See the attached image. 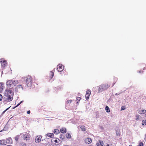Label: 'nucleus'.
I'll return each instance as SVG.
<instances>
[{
    "label": "nucleus",
    "instance_id": "nucleus-26",
    "mask_svg": "<svg viewBox=\"0 0 146 146\" xmlns=\"http://www.w3.org/2000/svg\"><path fill=\"white\" fill-rule=\"evenodd\" d=\"M23 101H21V102H20V103H19V104H18L17 106H15L13 108H15L17 107H18V106H19L21 103H22L23 102Z\"/></svg>",
    "mask_w": 146,
    "mask_h": 146
},
{
    "label": "nucleus",
    "instance_id": "nucleus-19",
    "mask_svg": "<svg viewBox=\"0 0 146 146\" xmlns=\"http://www.w3.org/2000/svg\"><path fill=\"white\" fill-rule=\"evenodd\" d=\"M46 135L50 137H53L54 136V134L52 133H48L46 134Z\"/></svg>",
    "mask_w": 146,
    "mask_h": 146
},
{
    "label": "nucleus",
    "instance_id": "nucleus-4",
    "mask_svg": "<svg viewBox=\"0 0 146 146\" xmlns=\"http://www.w3.org/2000/svg\"><path fill=\"white\" fill-rule=\"evenodd\" d=\"M64 66L61 64H59L57 66V70L58 72H61L64 70Z\"/></svg>",
    "mask_w": 146,
    "mask_h": 146
},
{
    "label": "nucleus",
    "instance_id": "nucleus-31",
    "mask_svg": "<svg viewBox=\"0 0 146 146\" xmlns=\"http://www.w3.org/2000/svg\"><path fill=\"white\" fill-rule=\"evenodd\" d=\"M143 144L142 142L140 143L138 145V146H143Z\"/></svg>",
    "mask_w": 146,
    "mask_h": 146
},
{
    "label": "nucleus",
    "instance_id": "nucleus-2",
    "mask_svg": "<svg viewBox=\"0 0 146 146\" xmlns=\"http://www.w3.org/2000/svg\"><path fill=\"white\" fill-rule=\"evenodd\" d=\"M23 87L21 85H17L15 88V92H20L23 90Z\"/></svg>",
    "mask_w": 146,
    "mask_h": 146
},
{
    "label": "nucleus",
    "instance_id": "nucleus-8",
    "mask_svg": "<svg viewBox=\"0 0 146 146\" xmlns=\"http://www.w3.org/2000/svg\"><path fill=\"white\" fill-rule=\"evenodd\" d=\"M23 138L24 140L26 141L29 140V135L26 133H25L23 134Z\"/></svg>",
    "mask_w": 146,
    "mask_h": 146
},
{
    "label": "nucleus",
    "instance_id": "nucleus-15",
    "mask_svg": "<svg viewBox=\"0 0 146 146\" xmlns=\"http://www.w3.org/2000/svg\"><path fill=\"white\" fill-rule=\"evenodd\" d=\"M60 132L63 133H65L66 132V129L65 128H62L60 129Z\"/></svg>",
    "mask_w": 146,
    "mask_h": 146
},
{
    "label": "nucleus",
    "instance_id": "nucleus-9",
    "mask_svg": "<svg viewBox=\"0 0 146 146\" xmlns=\"http://www.w3.org/2000/svg\"><path fill=\"white\" fill-rule=\"evenodd\" d=\"M6 142V144L7 143L10 144H11L13 143L12 140L11 138H8L7 139Z\"/></svg>",
    "mask_w": 146,
    "mask_h": 146
},
{
    "label": "nucleus",
    "instance_id": "nucleus-38",
    "mask_svg": "<svg viewBox=\"0 0 146 146\" xmlns=\"http://www.w3.org/2000/svg\"><path fill=\"white\" fill-rule=\"evenodd\" d=\"M54 142H55L56 143H58V140L56 139L55 140H54Z\"/></svg>",
    "mask_w": 146,
    "mask_h": 146
},
{
    "label": "nucleus",
    "instance_id": "nucleus-11",
    "mask_svg": "<svg viewBox=\"0 0 146 146\" xmlns=\"http://www.w3.org/2000/svg\"><path fill=\"white\" fill-rule=\"evenodd\" d=\"M41 137L40 136H37L36 138L35 141L36 143H39L41 141Z\"/></svg>",
    "mask_w": 146,
    "mask_h": 146
},
{
    "label": "nucleus",
    "instance_id": "nucleus-20",
    "mask_svg": "<svg viewBox=\"0 0 146 146\" xmlns=\"http://www.w3.org/2000/svg\"><path fill=\"white\" fill-rule=\"evenodd\" d=\"M54 133L55 134H57L60 133L59 130L58 129H55L54 131Z\"/></svg>",
    "mask_w": 146,
    "mask_h": 146
},
{
    "label": "nucleus",
    "instance_id": "nucleus-13",
    "mask_svg": "<svg viewBox=\"0 0 146 146\" xmlns=\"http://www.w3.org/2000/svg\"><path fill=\"white\" fill-rule=\"evenodd\" d=\"M102 86L103 88V89H104V90L107 89L110 87V86L109 85L106 84H104L102 85Z\"/></svg>",
    "mask_w": 146,
    "mask_h": 146
},
{
    "label": "nucleus",
    "instance_id": "nucleus-42",
    "mask_svg": "<svg viewBox=\"0 0 146 146\" xmlns=\"http://www.w3.org/2000/svg\"><path fill=\"white\" fill-rule=\"evenodd\" d=\"M143 70H145V68H143Z\"/></svg>",
    "mask_w": 146,
    "mask_h": 146
},
{
    "label": "nucleus",
    "instance_id": "nucleus-6",
    "mask_svg": "<svg viewBox=\"0 0 146 146\" xmlns=\"http://www.w3.org/2000/svg\"><path fill=\"white\" fill-rule=\"evenodd\" d=\"M91 94V91L90 90H88L86 91V93L85 95V97L86 100L89 99V96Z\"/></svg>",
    "mask_w": 146,
    "mask_h": 146
},
{
    "label": "nucleus",
    "instance_id": "nucleus-44",
    "mask_svg": "<svg viewBox=\"0 0 146 146\" xmlns=\"http://www.w3.org/2000/svg\"><path fill=\"white\" fill-rule=\"evenodd\" d=\"M139 73H140V72H141L139 71Z\"/></svg>",
    "mask_w": 146,
    "mask_h": 146
},
{
    "label": "nucleus",
    "instance_id": "nucleus-14",
    "mask_svg": "<svg viewBox=\"0 0 146 146\" xmlns=\"http://www.w3.org/2000/svg\"><path fill=\"white\" fill-rule=\"evenodd\" d=\"M12 80H10L7 81L6 82V84L8 87H9L12 84Z\"/></svg>",
    "mask_w": 146,
    "mask_h": 146
},
{
    "label": "nucleus",
    "instance_id": "nucleus-28",
    "mask_svg": "<svg viewBox=\"0 0 146 146\" xmlns=\"http://www.w3.org/2000/svg\"><path fill=\"white\" fill-rule=\"evenodd\" d=\"M19 135H17L15 138V140L16 141H17L19 138Z\"/></svg>",
    "mask_w": 146,
    "mask_h": 146
},
{
    "label": "nucleus",
    "instance_id": "nucleus-22",
    "mask_svg": "<svg viewBox=\"0 0 146 146\" xmlns=\"http://www.w3.org/2000/svg\"><path fill=\"white\" fill-rule=\"evenodd\" d=\"M66 137L67 138L70 139L71 138V136L70 133H67L66 134Z\"/></svg>",
    "mask_w": 146,
    "mask_h": 146
},
{
    "label": "nucleus",
    "instance_id": "nucleus-36",
    "mask_svg": "<svg viewBox=\"0 0 146 146\" xmlns=\"http://www.w3.org/2000/svg\"><path fill=\"white\" fill-rule=\"evenodd\" d=\"M27 113L28 114H30V110L28 111H27Z\"/></svg>",
    "mask_w": 146,
    "mask_h": 146
},
{
    "label": "nucleus",
    "instance_id": "nucleus-32",
    "mask_svg": "<svg viewBox=\"0 0 146 146\" xmlns=\"http://www.w3.org/2000/svg\"><path fill=\"white\" fill-rule=\"evenodd\" d=\"M125 106H123L121 107V110H125Z\"/></svg>",
    "mask_w": 146,
    "mask_h": 146
},
{
    "label": "nucleus",
    "instance_id": "nucleus-21",
    "mask_svg": "<svg viewBox=\"0 0 146 146\" xmlns=\"http://www.w3.org/2000/svg\"><path fill=\"white\" fill-rule=\"evenodd\" d=\"M105 110L107 112L109 113L110 112V108H109V107L107 106H106V107Z\"/></svg>",
    "mask_w": 146,
    "mask_h": 146
},
{
    "label": "nucleus",
    "instance_id": "nucleus-30",
    "mask_svg": "<svg viewBox=\"0 0 146 146\" xmlns=\"http://www.w3.org/2000/svg\"><path fill=\"white\" fill-rule=\"evenodd\" d=\"M72 100H68L66 102V103L67 104L70 103L72 102Z\"/></svg>",
    "mask_w": 146,
    "mask_h": 146
},
{
    "label": "nucleus",
    "instance_id": "nucleus-7",
    "mask_svg": "<svg viewBox=\"0 0 146 146\" xmlns=\"http://www.w3.org/2000/svg\"><path fill=\"white\" fill-rule=\"evenodd\" d=\"M85 142L88 144L92 142V139L89 137H87L85 140Z\"/></svg>",
    "mask_w": 146,
    "mask_h": 146
},
{
    "label": "nucleus",
    "instance_id": "nucleus-5",
    "mask_svg": "<svg viewBox=\"0 0 146 146\" xmlns=\"http://www.w3.org/2000/svg\"><path fill=\"white\" fill-rule=\"evenodd\" d=\"M0 62L1 63V67L3 68L5 67L7 65V64L6 63V61L5 60H3L2 59H0Z\"/></svg>",
    "mask_w": 146,
    "mask_h": 146
},
{
    "label": "nucleus",
    "instance_id": "nucleus-45",
    "mask_svg": "<svg viewBox=\"0 0 146 146\" xmlns=\"http://www.w3.org/2000/svg\"><path fill=\"white\" fill-rule=\"evenodd\" d=\"M2 73H3V72H2Z\"/></svg>",
    "mask_w": 146,
    "mask_h": 146
},
{
    "label": "nucleus",
    "instance_id": "nucleus-23",
    "mask_svg": "<svg viewBox=\"0 0 146 146\" xmlns=\"http://www.w3.org/2000/svg\"><path fill=\"white\" fill-rule=\"evenodd\" d=\"M81 98L80 97H77L76 98V101H77V102H76V104H78L79 103V102L80 100H81Z\"/></svg>",
    "mask_w": 146,
    "mask_h": 146
},
{
    "label": "nucleus",
    "instance_id": "nucleus-29",
    "mask_svg": "<svg viewBox=\"0 0 146 146\" xmlns=\"http://www.w3.org/2000/svg\"><path fill=\"white\" fill-rule=\"evenodd\" d=\"M142 124L143 125H146V120L143 121V122L142 123Z\"/></svg>",
    "mask_w": 146,
    "mask_h": 146
},
{
    "label": "nucleus",
    "instance_id": "nucleus-12",
    "mask_svg": "<svg viewBox=\"0 0 146 146\" xmlns=\"http://www.w3.org/2000/svg\"><path fill=\"white\" fill-rule=\"evenodd\" d=\"M103 144V141L100 140H99L97 143V146H102Z\"/></svg>",
    "mask_w": 146,
    "mask_h": 146
},
{
    "label": "nucleus",
    "instance_id": "nucleus-35",
    "mask_svg": "<svg viewBox=\"0 0 146 146\" xmlns=\"http://www.w3.org/2000/svg\"><path fill=\"white\" fill-rule=\"evenodd\" d=\"M10 107H9V108H7L6 110H5V111H4L3 113H2V114H3L7 110H8L9 109V108Z\"/></svg>",
    "mask_w": 146,
    "mask_h": 146
},
{
    "label": "nucleus",
    "instance_id": "nucleus-34",
    "mask_svg": "<svg viewBox=\"0 0 146 146\" xmlns=\"http://www.w3.org/2000/svg\"><path fill=\"white\" fill-rule=\"evenodd\" d=\"M3 97L2 95L0 94V101H1L2 100Z\"/></svg>",
    "mask_w": 146,
    "mask_h": 146
},
{
    "label": "nucleus",
    "instance_id": "nucleus-33",
    "mask_svg": "<svg viewBox=\"0 0 146 146\" xmlns=\"http://www.w3.org/2000/svg\"><path fill=\"white\" fill-rule=\"evenodd\" d=\"M51 72L52 73V75H51V78H52V77L54 76V73L53 72H52V71Z\"/></svg>",
    "mask_w": 146,
    "mask_h": 146
},
{
    "label": "nucleus",
    "instance_id": "nucleus-24",
    "mask_svg": "<svg viewBox=\"0 0 146 146\" xmlns=\"http://www.w3.org/2000/svg\"><path fill=\"white\" fill-rule=\"evenodd\" d=\"M20 146H26V144L25 143L23 142H20Z\"/></svg>",
    "mask_w": 146,
    "mask_h": 146
},
{
    "label": "nucleus",
    "instance_id": "nucleus-37",
    "mask_svg": "<svg viewBox=\"0 0 146 146\" xmlns=\"http://www.w3.org/2000/svg\"><path fill=\"white\" fill-rule=\"evenodd\" d=\"M45 146H50V144H46Z\"/></svg>",
    "mask_w": 146,
    "mask_h": 146
},
{
    "label": "nucleus",
    "instance_id": "nucleus-10",
    "mask_svg": "<svg viewBox=\"0 0 146 146\" xmlns=\"http://www.w3.org/2000/svg\"><path fill=\"white\" fill-rule=\"evenodd\" d=\"M7 93L5 94L6 95H12V96H13V93L12 92V90L10 89L7 90Z\"/></svg>",
    "mask_w": 146,
    "mask_h": 146
},
{
    "label": "nucleus",
    "instance_id": "nucleus-3",
    "mask_svg": "<svg viewBox=\"0 0 146 146\" xmlns=\"http://www.w3.org/2000/svg\"><path fill=\"white\" fill-rule=\"evenodd\" d=\"M6 97V101L9 102L11 101L13 99V96L12 95H5Z\"/></svg>",
    "mask_w": 146,
    "mask_h": 146
},
{
    "label": "nucleus",
    "instance_id": "nucleus-25",
    "mask_svg": "<svg viewBox=\"0 0 146 146\" xmlns=\"http://www.w3.org/2000/svg\"><path fill=\"white\" fill-rule=\"evenodd\" d=\"M80 128L81 130L83 131H84L86 130L85 127L84 126H82L80 127Z\"/></svg>",
    "mask_w": 146,
    "mask_h": 146
},
{
    "label": "nucleus",
    "instance_id": "nucleus-40",
    "mask_svg": "<svg viewBox=\"0 0 146 146\" xmlns=\"http://www.w3.org/2000/svg\"><path fill=\"white\" fill-rule=\"evenodd\" d=\"M145 139L146 141V135H145Z\"/></svg>",
    "mask_w": 146,
    "mask_h": 146
},
{
    "label": "nucleus",
    "instance_id": "nucleus-1",
    "mask_svg": "<svg viewBox=\"0 0 146 146\" xmlns=\"http://www.w3.org/2000/svg\"><path fill=\"white\" fill-rule=\"evenodd\" d=\"M24 80L26 82V85L27 86H31L32 84L33 81L32 78L31 76H28L24 78Z\"/></svg>",
    "mask_w": 146,
    "mask_h": 146
},
{
    "label": "nucleus",
    "instance_id": "nucleus-39",
    "mask_svg": "<svg viewBox=\"0 0 146 146\" xmlns=\"http://www.w3.org/2000/svg\"><path fill=\"white\" fill-rule=\"evenodd\" d=\"M116 134H117V135H119V133H116Z\"/></svg>",
    "mask_w": 146,
    "mask_h": 146
},
{
    "label": "nucleus",
    "instance_id": "nucleus-43",
    "mask_svg": "<svg viewBox=\"0 0 146 146\" xmlns=\"http://www.w3.org/2000/svg\"><path fill=\"white\" fill-rule=\"evenodd\" d=\"M145 116L146 117V114H145Z\"/></svg>",
    "mask_w": 146,
    "mask_h": 146
},
{
    "label": "nucleus",
    "instance_id": "nucleus-27",
    "mask_svg": "<svg viewBox=\"0 0 146 146\" xmlns=\"http://www.w3.org/2000/svg\"><path fill=\"white\" fill-rule=\"evenodd\" d=\"M146 111L145 110H142L140 112V113L144 114L146 113Z\"/></svg>",
    "mask_w": 146,
    "mask_h": 146
},
{
    "label": "nucleus",
    "instance_id": "nucleus-16",
    "mask_svg": "<svg viewBox=\"0 0 146 146\" xmlns=\"http://www.w3.org/2000/svg\"><path fill=\"white\" fill-rule=\"evenodd\" d=\"M6 142L5 140H1L0 141V144L5 145H6Z\"/></svg>",
    "mask_w": 146,
    "mask_h": 146
},
{
    "label": "nucleus",
    "instance_id": "nucleus-41",
    "mask_svg": "<svg viewBox=\"0 0 146 146\" xmlns=\"http://www.w3.org/2000/svg\"><path fill=\"white\" fill-rule=\"evenodd\" d=\"M6 146H12V145H7Z\"/></svg>",
    "mask_w": 146,
    "mask_h": 146
},
{
    "label": "nucleus",
    "instance_id": "nucleus-18",
    "mask_svg": "<svg viewBox=\"0 0 146 146\" xmlns=\"http://www.w3.org/2000/svg\"><path fill=\"white\" fill-rule=\"evenodd\" d=\"M103 87L101 85H100L99 86V88L98 89V92H102V91L104 90V89H103Z\"/></svg>",
    "mask_w": 146,
    "mask_h": 146
},
{
    "label": "nucleus",
    "instance_id": "nucleus-17",
    "mask_svg": "<svg viewBox=\"0 0 146 146\" xmlns=\"http://www.w3.org/2000/svg\"><path fill=\"white\" fill-rule=\"evenodd\" d=\"M19 83L18 80H12V84H13L15 86H16Z\"/></svg>",
    "mask_w": 146,
    "mask_h": 146
}]
</instances>
